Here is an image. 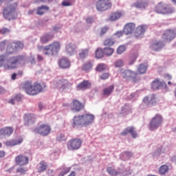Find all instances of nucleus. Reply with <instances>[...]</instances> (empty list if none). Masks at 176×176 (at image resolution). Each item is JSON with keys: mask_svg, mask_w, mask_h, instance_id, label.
Instances as JSON below:
<instances>
[{"mask_svg": "<svg viewBox=\"0 0 176 176\" xmlns=\"http://www.w3.org/2000/svg\"><path fill=\"white\" fill-rule=\"evenodd\" d=\"M25 57L23 55L14 56L8 58V56L5 54L0 55V68L3 67L4 69L10 71L12 69H16L19 64L24 63Z\"/></svg>", "mask_w": 176, "mask_h": 176, "instance_id": "obj_1", "label": "nucleus"}, {"mask_svg": "<svg viewBox=\"0 0 176 176\" xmlns=\"http://www.w3.org/2000/svg\"><path fill=\"white\" fill-rule=\"evenodd\" d=\"M73 120L72 126L74 129L79 127V126H89V124L93 123L94 116L86 113L82 116H75Z\"/></svg>", "mask_w": 176, "mask_h": 176, "instance_id": "obj_2", "label": "nucleus"}, {"mask_svg": "<svg viewBox=\"0 0 176 176\" xmlns=\"http://www.w3.org/2000/svg\"><path fill=\"white\" fill-rule=\"evenodd\" d=\"M23 89L29 96H36L43 90V87L39 83H34L32 85V82L26 81L23 83Z\"/></svg>", "mask_w": 176, "mask_h": 176, "instance_id": "obj_3", "label": "nucleus"}, {"mask_svg": "<svg viewBox=\"0 0 176 176\" xmlns=\"http://www.w3.org/2000/svg\"><path fill=\"white\" fill-rule=\"evenodd\" d=\"M154 12L158 14H173L175 12V8L169 4L160 2L155 6Z\"/></svg>", "mask_w": 176, "mask_h": 176, "instance_id": "obj_4", "label": "nucleus"}, {"mask_svg": "<svg viewBox=\"0 0 176 176\" xmlns=\"http://www.w3.org/2000/svg\"><path fill=\"white\" fill-rule=\"evenodd\" d=\"M52 86L54 89L64 91L67 90V89H71L72 87V83L69 82L67 79L56 78L52 82Z\"/></svg>", "mask_w": 176, "mask_h": 176, "instance_id": "obj_5", "label": "nucleus"}, {"mask_svg": "<svg viewBox=\"0 0 176 176\" xmlns=\"http://www.w3.org/2000/svg\"><path fill=\"white\" fill-rule=\"evenodd\" d=\"M61 49V43L54 41L51 44L46 45L44 48L45 56H54L57 54Z\"/></svg>", "mask_w": 176, "mask_h": 176, "instance_id": "obj_6", "label": "nucleus"}, {"mask_svg": "<svg viewBox=\"0 0 176 176\" xmlns=\"http://www.w3.org/2000/svg\"><path fill=\"white\" fill-rule=\"evenodd\" d=\"M17 9V3H14V4H11L7 6L4 8L3 10V16L6 19V20H10L13 16H14V13H16V10Z\"/></svg>", "mask_w": 176, "mask_h": 176, "instance_id": "obj_7", "label": "nucleus"}, {"mask_svg": "<svg viewBox=\"0 0 176 176\" xmlns=\"http://www.w3.org/2000/svg\"><path fill=\"white\" fill-rule=\"evenodd\" d=\"M34 131L43 137H46L50 134L52 128L48 124H42L36 127Z\"/></svg>", "mask_w": 176, "mask_h": 176, "instance_id": "obj_8", "label": "nucleus"}, {"mask_svg": "<svg viewBox=\"0 0 176 176\" xmlns=\"http://www.w3.org/2000/svg\"><path fill=\"white\" fill-rule=\"evenodd\" d=\"M120 72L121 76L124 79H126V80H132L133 83L137 82V75H138V73L129 69L124 70L123 69L120 70Z\"/></svg>", "mask_w": 176, "mask_h": 176, "instance_id": "obj_9", "label": "nucleus"}, {"mask_svg": "<svg viewBox=\"0 0 176 176\" xmlns=\"http://www.w3.org/2000/svg\"><path fill=\"white\" fill-rule=\"evenodd\" d=\"M163 123V117L160 114H156L151 120L149 124V129L151 131L156 130Z\"/></svg>", "mask_w": 176, "mask_h": 176, "instance_id": "obj_10", "label": "nucleus"}, {"mask_svg": "<svg viewBox=\"0 0 176 176\" xmlns=\"http://www.w3.org/2000/svg\"><path fill=\"white\" fill-rule=\"evenodd\" d=\"M23 47H24V44H23V43L20 41L13 42L8 45L6 53L7 54H13L14 53H16L17 50L23 49Z\"/></svg>", "mask_w": 176, "mask_h": 176, "instance_id": "obj_11", "label": "nucleus"}, {"mask_svg": "<svg viewBox=\"0 0 176 176\" xmlns=\"http://www.w3.org/2000/svg\"><path fill=\"white\" fill-rule=\"evenodd\" d=\"M112 8L111 0H98L96 2V9L99 12H104Z\"/></svg>", "mask_w": 176, "mask_h": 176, "instance_id": "obj_12", "label": "nucleus"}, {"mask_svg": "<svg viewBox=\"0 0 176 176\" xmlns=\"http://www.w3.org/2000/svg\"><path fill=\"white\" fill-rule=\"evenodd\" d=\"M82 140L79 138L72 139L67 144V149L69 151H78L82 146Z\"/></svg>", "mask_w": 176, "mask_h": 176, "instance_id": "obj_13", "label": "nucleus"}, {"mask_svg": "<svg viewBox=\"0 0 176 176\" xmlns=\"http://www.w3.org/2000/svg\"><path fill=\"white\" fill-rule=\"evenodd\" d=\"M175 30L173 29H168L164 32L162 36V38L163 39V41H164V42L170 43L172 41H174V39H175Z\"/></svg>", "mask_w": 176, "mask_h": 176, "instance_id": "obj_14", "label": "nucleus"}, {"mask_svg": "<svg viewBox=\"0 0 176 176\" xmlns=\"http://www.w3.org/2000/svg\"><path fill=\"white\" fill-rule=\"evenodd\" d=\"M151 89H153V90H159V89H167V84L165 82H160L159 78H156L151 82Z\"/></svg>", "mask_w": 176, "mask_h": 176, "instance_id": "obj_15", "label": "nucleus"}, {"mask_svg": "<svg viewBox=\"0 0 176 176\" xmlns=\"http://www.w3.org/2000/svg\"><path fill=\"white\" fill-rule=\"evenodd\" d=\"M71 108L72 111L80 112V111H82V109L85 108V105L83 104V103L80 102L79 100L74 99L72 102Z\"/></svg>", "mask_w": 176, "mask_h": 176, "instance_id": "obj_16", "label": "nucleus"}, {"mask_svg": "<svg viewBox=\"0 0 176 176\" xmlns=\"http://www.w3.org/2000/svg\"><path fill=\"white\" fill-rule=\"evenodd\" d=\"M24 124L25 126H30V124H34L36 121V117L34 114L28 113L24 116Z\"/></svg>", "mask_w": 176, "mask_h": 176, "instance_id": "obj_17", "label": "nucleus"}, {"mask_svg": "<svg viewBox=\"0 0 176 176\" xmlns=\"http://www.w3.org/2000/svg\"><path fill=\"white\" fill-rule=\"evenodd\" d=\"M28 162H29L28 157H26L23 155H19L15 157V162L19 166H26Z\"/></svg>", "mask_w": 176, "mask_h": 176, "instance_id": "obj_18", "label": "nucleus"}, {"mask_svg": "<svg viewBox=\"0 0 176 176\" xmlns=\"http://www.w3.org/2000/svg\"><path fill=\"white\" fill-rule=\"evenodd\" d=\"M158 101L159 100H157V98L155 95H151L150 98L146 96L143 99V102L146 105H156Z\"/></svg>", "mask_w": 176, "mask_h": 176, "instance_id": "obj_19", "label": "nucleus"}, {"mask_svg": "<svg viewBox=\"0 0 176 176\" xmlns=\"http://www.w3.org/2000/svg\"><path fill=\"white\" fill-rule=\"evenodd\" d=\"M127 134H131L133 138H137L138 134L135 131V129L133 126H129L124 129L123 132L120 133V135L126 136Z\"/></svg>", "mask_w": 176, "mask_h": 176, "instance_id": "obj_20", "label": "nucleus"}, {"mask_svg": "<svg viewBox=\"0 0 176 176\" xmlns=\"http://www.w3.org/2000/svg\"><path fill=\"white\" fill-rule=\"evenodd\" d=\"M134 30H135V23H129L124 27V33L126 35H130L132 32H134Z\"/></svg>", "mask_w": 176, "mask_h": 176, "instance_id": "obj_21", "label": "nucleus"}, {"mask_svg": "<svg viewBox=\"0 0 176 176\" xmlns=\"http://www.w3.org/2000/svg\"><path fill=\"white\" fill-rule=\"evenodd\" d=\"M58 65L62 69H67L71 67V62L68 58H63L59 60Z\"/></svg>", "mask_w": 176, "mask_h": 176, "instance_id": "obj_22", "label": "nucleus"}, {"mask_svg": "<svg viewBox=\"0 0 176 176\" xmlns=\"http://www.w3.org/2000/svg\"><path fill=\"white\" fill-rule=\"evenodd\" d=\"M91 87V82L89 80H83L82 82L77 85L78 90H86Z\"/></svg>", "mask_w": 176, "mask_h": 176, "instance_id": "obj_23", "label": "nucleus"}, {"mask_svg": "<svg viewBox=\"0 0 176 176\" xmlns=\"http://www.w3.org/2000/svg\"><path fill=\"white\" fill-rule=\"evenodd\" d=\"M122 16H123V12L120 11H116V12H112L110 14L109 20L110 21H116V20H119V19H120Z\"/></svg>", "mask_w": 176, "mask_h": 176, "instance_id": "obj_24", "label": "nucleus"}, {"mask_svg": "<svg viewBox=\"0 0 176 176\" xmlns=\"http://www.w3.org/2000/svg\"><path fill=\"white\" fill-rule=\"evenodd\" d=\"M37 171L38 173H45L46 170H47V162L45 161H41L38 165H37Z\"/></svg>", "mask_w": 176, "mask_h": 176, "instance_id": "obj_25", "label": "nucleus"}, {"mask_svg": "<svg viewBox=\"0 0 176 176\" xmlns=\"http://www.w3.org/2000/svg\"><path fill=\"white\" fill-rule=\"evenodd\" d=\"M148 6V1L145 0L137 1L133 4V8H137L138 9H145Z\"/></svg>", "mask_w": 176, "mask_h": 176, "instance_id": "obj_26", "label": "nucleus"}, {"mask_svg": "<svg viewBox=\"0 0 176 176\" xmlns=\"http://www.w3.org/2000/svg\"><path fill=\"white\" fill-rule=\"evenodd\" d=\"M49 9V6L43 5L37 8L36 14L38 16H43V14H45V12H47Z\"/></svg>", "mask_w": 176, "mask_h": 176, "instance_id": "obj_27", "label": "nucleus"}, {"mask_svg": "<svg viewBox=\"0 0 176 176\" xmlns=\"http://www.w3.org/2000/svg\"><path fill=\"white\" fill-rule=\"evenodd\" d=\"M90 49L89 48H85V49H82L80 50V52L78 54L79 58L80 60H85L87 56H89V52Z\"/></svg>", "mask_w": 176, "mask_h": 176, "instance_id": "obj_28", "label": "nucleus"}, {"mask_svg": "<svg viewBox=\"0 0 176 176\" xmlns=\"http://www.w3.org/2000/svg\"><path fill=\"white\" fill-rule=\"evenodd\" d=\"M75 49H76V45H75V44L69 43L66 46L67 54H70V56H72V54L75 53Z\"/></svg>", "mask_w": 176, "mask_h": 176, "instance_id": "obj_29", "label": "nucleus"}, {"mask_svg": "<svg viewBox=\"0 0 176 176\" xmlns=\"http://www.w3.org/2000/svg\"><path fill=\"white\" fill-rule=\"evenodd\" d=\"M53 38H54V35L47 34H45V35L41 36V43H47V42H50V41H52V39H53Z\"/></svg>", "mask_w": 176, "mask_h": 176, "instance_id": "obj_30", "label": "nucleus"}, {"mask_svg": "<svg viewBox=\"0 0 176 176\" xmlns=\"http://www.w3.org/2000/svg\"><path fill=\"white\" fill-rule=\"evenodd\" d=\"M23 142V139H19L16 140H9L6 142V146H14L16 145H19Z\"/></svg>", "mask_w": 176, "mask_h": 176, "instance_id": "obj_31", "label": "nucleus"}, {"mask_svg": "<svg viewBox=\"0 0 176 176\" xmlns=\"http://www.w3.org/2000/svg\"><path fill=\"white\" fill-rule=\"evenodd\" d=\"M3 130L4 131L5 138L10 137V135L13 134V132L14 131V129H13V127L12 126L3 127Z\"/></svg>", "mask_w": 176, "mask_h": 176, "instance_id": "obj_32", "label": "nucleus"}, {"mask_svg": "<svg viewBox=\"0 0 176 176\" xmlns=\"http://www.w3.org/2000/svg\"><path fill=\"white\" fill-rule=\"evenodd\" d=\"M145 32V28L143 25H140L136 28V31L135 33V36L138 38V36H141Z\"/></svg>", "mask_w": 176, "mask_h": 176, "instance_id": "obj_33", "label": "nucleus"}, {"mask_svg": "<svg viewBox=\"0 0 176 176\" xmlns=\"http://www.w3.org/2000/svg\"><path fill=\"white\" fill-rule=\"evenodd\" d=\"M92 68L93 63L91 62L85 63L82 67V71H85V72H89V71H91Z\"/></svg>", "mask_w": 176, "mask_h": 176, "instance_id": "obj_34", "label": "nucleus"}, {"mask_svg": "<svg viewBox=\"0 0 176 176\" xmlns=\"http://www.w3.org/2000/svg\"><path fill=\"white\" fill-rule=\"evenodd\" d=\"M107 68L105 63H99L96 67V71L97 72H104V71H107Z\"/></svg>", "mask_w": 176, "mask_h": 176, "instance_id": "obj_35", "label": "nucleus"}, {"mask_svg": "<svg viewBox=\"0 0 176 176\" xmlns=\"http://www.w3.org/2000/svg\"><path fill=\"white\" fill-rule=\"evenodd\" d=\"M115 89V87L113 85H111L107 88H104L103 89V95L104 96H110V94Z\"/></svg>", "mask_w": 176, "mask_h": 176, "instance_id": "obj_36", "label": "nucleus"}, {"mask_svg": "<svg viewBox=\"0 0 176 176\" xmlns=\"http://www.w3.org/2000/svg\"><path fill=\"white\" fill-rule=\"evenodd\" d=\"M103 45L104 46H113L115 45V40L112 38H106L103 42Z\"/></svg>", "mask_w": 176, "mask_h": 176, "instance_id": "obj_37", "label": "nucleus"}, {"mask_svg": "<svg viewBox=\"0 0 176 176\" xmlns=\"http://www.w3.org/2000/svg\"><path fill=\"white\" fill-rule=\"evenodd\" d=\"M146 69H148V67L145 65L140 64L138 68V72L140 74H145L146 72Z\"/></svg>", "mask_w": 176, "mask_h": 176, "instance_id": "obj_38", "label": "nucleus"}, {"mask_svg": "<svg viewBox=\"0 0 176 176\" xmlns=\"http://www.w3.org/2000/svg\"><path fill=\"white\" fill-rule=\"evenodd\" d=\"M104 50L102 48H98L96 51V58H102L104 57Z\"/></svg>", "mask_w": 176, "mask_h": 176, "instance_id": "obj_39", "label": "nucleus"}, {"mask_svg": "<svg viewBox=\"0 0 176 176\" xmlns=\"http://www.w3.org/2000/svg\"><path fill=\"white\" fill-rule=\"evenodd\" d=\"M168 171V166L167 165H162V166H160L159 170V173L162 175H164V174H166V173H167Z\"/></svg>", "mask_w": 176, "mask_h": 176, "instance_id": "obj_40", "label": "nucleus"}, {"mask_svg": "<svg viewBox=\"0 0 176 176\" xmlns=\"http://www.w3.org/2000/svg\"><path fill=\"white\" fill-rule=\"evenodd\" d=\"M61 171L59 173L58 176H64L66 174H68V173H69V171H71V168H68V167H63L60 168Z\"/></svg>", "mask_w": 176, "mask_h": 176, "instance_id": "obj_41", "label": "nucleus"}, {"mask_svg": "<svg viewBox=\"0 0 176 176\" xmlns=\"http://www.w3.org/2000/svg\"><path fill=\"white\" fill-rule=\"evenodd\" d=\"M104 54H106V56H112V54H113V48L111 47H105L103 50Z\"/></svg>", "mask_w": 176, "mask_h": 176, "instance_id": "obj_42", "label": "nucleus"}, {"mask_svg": "<svg viewBox=\"0 0 176 176\" xmlns=\"http://www.w3.org/2000/svg\"><path fill=\"white\" fill-rule=\"evenodd\" d=\"M107 171L110 175H118L119 174V173L112 167H108Z\"/></svg>", "mask_w": 176, "mask_h": 176, "instance_id": "obj_43", "label": "nucleus"}, {"mask_svg": "<svg viewBox=\"0 0 176 176\" xmlns=\"http://www.w3.org/2000/svg\"><path fill=\"white\" fill-rule=\"evenodd\" d=\"M108 30H109V28L108 26H104L102 28L99 32V36H102L103 35H105L107 32H108Z\"/></svg>", "mask_w": 176, "mask_h": 176, "instance_id": "obj_44", "label": "nucleus"}, {"mask_svg": "<svg viewBox=\"0 0 176 176\" xmlns=\"http://www.w3.org/2000/svg\"><path fill=\"white\" fill-rule=\"evenodd\" d=\"M0 34H1V35H8V34H10V29L3 28L0 29Z\"/></svg>", "mask_w": 176, "mask_h": 176, "instance_id": "obj_45", "label": "nucleus"}, {"mask_svg": "<svg viewBox=\"0 0 176 176\" xmlns=\"http://www.w3.org/2000/svg\"><path fill=\"white\" fill-rule=\"evenodd\" d=\"M57 141H59L61 142V141H67V138L65 137V135L60 133L59 135L56 137Z\"/></svg>", "mask_w": 176, "mask_h": 176, "instance_id": "obj_46", "label": "nucleus"}, {"mask_svg": "<svg viewBox=\"0 0 176 176\" xmlns=\"http://www.w3.org/2000/svg\"><path fill=\"white\" fill-rule=\"evenodd\" d=\"M166 41H158L155 44V46H156V47H157L158 49H162V47H164L166 43H164Z\"/></svg>", "mask_w": 176, "mask_h": 176, "instance_id": "obj_47", "label": "nucleus"}, {"mask_svg": "<svg viewBox=\"0 0 176 176\" xmlns=\"http://www.w3.org/2000/svg\"><path fill=\"white\" fill-rule=\"evenodd\" d=\"M124 52H126V47L123 45H120L118 49H117V53L118 54H122V53H124Z\"/></svg>", "mask_w": 176, "mask_h": 176, "instance_id": "obj_48", "label": "nucleus"}, {"mask_svg": "<svg viewBox=\"0 0 176 176\" xmlns=\"http://www.w3.org/2000/svg\"><path fill=\"white\" fill-rule=\"evenodd\" d=\"M114 65L116 68H120V67H123V60H118L115 62Z\"/></svg>", "mask_w": 176, "mask_h": 176, "instance_id": "obj_49", "label": "nucleus"}, {"mask_svg": "<svg viewBox=\"0 0 176 176\" xmlns=\"http://www.w3.org/2000/svg\"><path fill=\"white\" fill-rule=\"evenodd\" d=\"M108 78H109V73H103L100 76V79H102V80H107Z\"/></svg>", "mask_w": 176, "mask_h": 176, "instance_id": "obj_50", "label": "nucleus"}, {"mask_svg": "<svg viewBox=\"0 0 176 176\" xmlns=\"http://www.w3.org/2000/svg\"><path fill=\"white\" fill-rule=\"evenodd\" d=\"M6 42H8L7 40H4L0 42V50H3V49H5L6 47Z\"/></svg>", "mask_w": 176, "mask_h": 176, "instance_id": "obj_51", "label": "nucleus"}, {"mask_svg": "<svg viewBox=\"0 0 176 176\" xmlns=\"http://www.w3.org/2000/svg\"><path fill=\"white\" fill-rule=\"evenodd\" d=\"M17 173H21V174H25V172L27 171V170L24 168H19L16 170Z\"/></svg>", "mask_w": 176, "mask_h": 176, "instance_id": "obj_52", "label": "nucleus"}, {"mask_svg": "<svg viewBox=\"0 0 176 176\" xmlns=\"http://www.w3.org/2000/svg\"><path fill=\"white\" fill-rule=\"evenodd\" d=\"M2 138H5L3 128L0 129V140H2Z\"/></svg>", "mask_w": 176, "mask_h": 176, "instance_id": "obj_53", "label": "nucleus"}, {"mask_svg": "<svg viewBox=\"0 0 176 176\" xmlns=\"http://www.w3.org/2000/svg\"><path fill=\"white\" fill-rule=\"evenodd\" d=\"M123 34H124V30L123 31H119L116 33V36L118 38H120V36H123Z\"/></svg>", "mask_w": 176, "mask_h": 176, "instance_id": "obj_54", "label": "nucleus"}, {"mask_svg": "<svg viewBox=\"0 0 176 176\" xmlns=\"http://www.w3.org/2000/svg\"><path fill=\"white\" fill-rule=\"evenodd\" d=\"M62 6H71V3H69V1H63L62 2Z\"/></svg>", "mask_w": 176, "mask_h": 176, "instance_id": "obj_55", "label": "nucleus"}, {"mask_svg": "<svg viewBox=\"0 0 176 176\" xmlns=\"http://www.w3.org/2000/svg\"><path fill=\"white\" fill-rule=\"evenodd\" d=\"M164 78L165 79H167V80H171V79L173 78V77L170 74H165Z\"/></svg>", "mask_w": 176, "mask_h": 176, "instance_id": "obj_56", "label": "nucleus"}, {"mask_svg": "<svg viewBox=\"0 0 176 176\" xmlns=\"http://www.w3.org/2000/svg\"><path fill=\"white\" fill-rule=\"evenodd\" d=\"M15 101H21L22 100V98H21V96L20 95H16L15 97Z\"/></svg>", "mask_w": 176, "mask_h": 176, "instance_id": "obj_57", "label": "nucleus"}, {"mask_svg": "<svg viewBox=\"0 0 176 176\" xmlns=\"http://www.w3.org/2000/svg\"><path fill=\"white\" fill-rule=\"evenodd\" d=\"M93 21H94V19L92 17L87 18V23H88L89 24H91V23H92Z\"/></svg>", "mask_w": 176, "mask_h": 176, "instance_id": "obj_58", "label": "nucleus"}, {"mask_svg": "<svg viewBox=\"0 0 176 176\" xmlns=\"http://www.w3.org/2000/svg\"><path fill=\"white\" fill-rule=\"evenodd\" d=\"M124 153L125 155H126V156H129V157H131L133 156V153H131V152L130 151H125Z\"/></svg>", "mask_w": 176, "mask_h": 176, "instance_id": "obj_59", "label": "nucleus"}, {"mask_svg": "<svg viewBox=\"0 0 176 176\" xmlns=\"http://www.w3.org/2000/svg\"><path fill=\"white\" fill-rule=\"evenodd\" d=\"M30 60L31 64H35V58H34V56H30Z\"/></svg>", "mask_w": 176, "mask_h": 176, "instance_id": "obj_60", "label": "nucleus"}, {"mask_svg": "<svg viewBox=\"0 0 176 176\" xmlns=\"http://www.w3.org/2000/svg\"><path fill=\"white\" fill-rule=\"evenodd\" d=\"M6 91V90H5V89H3V87H0V94H3V93H5Z\"/></svg>", "mask_w": 176, "mask_h": 176, "instance_id": "obj_61", "label": "nucleus"}, {"mask_svg": "<svg viewBox=\"0 0 176 176\" xmlns=\"http://www.w3.org/2000/svg\"><path fill=\"white\" fill-rule=\"evenodd\" d=\"M5 151H0V157H5Z\"/></svg>", "mask_w": 176, "mask_h": 176, "instance_id": "obj_62", "label": "nucleus"}, {"mask_svg": "<svg viewBox=\"0 0 176 176\" xmlns=\"http://www.w3.org/2000/svg\"><path fill=\"white\" fill-rule=\"evenodd\" d=\"M14 101H16V99H15V98L10 100L8 101V102H9L10 104H12V105H14Z\"/></svg>", "mask_w": 176, "mask_h": 176, "instance_id": "obj_63", "label": "nucleus"}, {"mask_svg": "<svg viewBox=\"0 0 176 176\" xmlns=\"http://www.w3.org/2000/svg\"><path fill=\"white\" fill-rule=\"evenodd\" d=\"M16 76H17V74H12V80H16Z\"/></svg>", "mask_w": 176, "mask_h": 176, "instance_id": "obj_64", "label": "nucleus"}]
</instances>
